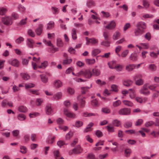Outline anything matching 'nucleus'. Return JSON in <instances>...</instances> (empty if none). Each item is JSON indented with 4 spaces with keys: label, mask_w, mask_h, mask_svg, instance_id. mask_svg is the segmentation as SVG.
Segmentation results:
<instances>
[{
    "label": "nucleus",
    "mask_w": 159,
    "mask_h": 159,
    "mask_svg": "<svg viewBox=\"0 0 159 159\" xmlns=\"http://www.w3.org/2000/svg\"><path fill=\"white\" fill-rule=\"evenodd\" d=\"M86 4L88 7H90L95 5V2L93 1L90 0L87 2Z\"/></svg>",
    "instance_id": "obj_43"
},
{
    "label": "nucleus",
    "mask_w": 159,
    "mask_h": 159,
    "mask_svg": "<svg viewBox=\"0 0 159 159\" xmlns=\"http://www.w3.org/2000/svg\"><path fill=\"white\" fill-rule=\"evenodd\" d=\"M67 92L69 95H73L75 93V90L74 88L69 87L67 88Z\"/></svg>",
    "instance_id": "obj_27"
},
{
    "label": "nucleus",
    "mask_w": 159,
    "mask_h": 159,
    "mask_svg": "<svg viewBox=\"0 0 159 159\" xmlns=\"http://www.w3.org/2000/svg\"><path fill=\"white\" fill-rule=\"evenodd\" d=\"M143 4L144 7L146 9L148 8L150 5L149 2L147 0H143Z\"/></svg>",
    "instance_id": "obj_40"
},
{
    "label": "nucleus",
    "mask_w": 159,
    "mask_h": 159,
    "mask_svg": "<svg viewBox=\"0 0 159 159\" xmlns=\"http://www.w3.org/2000/svg\"><path fill=\"white\" fill-rule=\"evenodd\" d=\"M116 26V23L114 20H112L110 22V30H113L114 29Z\"/></svg>",
    "instance_id": "obj_45"
},
{
    "label": "nucleus",
    "mask_w": 159,
    "mask_h": 159,
    "mask_svg": "<svg viewBox=\"0 0 159 159\" xmlns=\"http://www.w3.org/2000/svg\"><path fill=\"white\" fill-rule=\"evenodd\" d=\"M17 118L18 120L20 121H23L25 120L26 117L24 115L21 114L18 115Z\"/></svg>",
    "instance_id": "obj_47"
},
{
    "label": "nucleus",
    "mask_w": 159,
    "mask_h": 159,
    "mask_svg": "<svg viewBox=\"0 0 159 159\" xmlns=\"http://www.w3.org/2000/svg\"><path fill=\"white\" fill-rule=\"evenodd\" d=\"M28 34L31 37H34L35 35L34 32L31 29H29L28 31Z\"/></svg>",
    "instance_id": "obj_62"
},
{
    "label": "nucleus",
    "mask_w": 159,
    "mask_h": 159,
    "mask_svg": "<svg viewBox=\"0 0 159 159\" xmlns=\"http://www.w3.org/2000/svg\"><path fill=\"white\" fill-rule=\"evenodd\" d=\"M154 124V122L152 121H148L146 122L145 124V126L146 127H149L150 126H152Z\"/></svg>",
    "instance_id": "obj_61"
},
{
    "label": "nucleus",
    "mask_w": 159,
    "mask_h": 159,
    "mask_svg": "<svg viewBox=\"0 0 159 159\" xmlns=\"http://www.w3.org/2000/svg\"><path fill=\"white\" fill-rule=\"evenodd\" d=\"M133 83V81L130 80H127L123 82V84L124 85L129 87Z\"/></svg>",
    "instance_id": "obj_29"
},
{
    "label": "nucleus",
    "mask_w": 159,
    "mask_h": 159,
    "mask_svg": "<svg viewBox=\"0 0 159 159\" xmlns=\"http://www.w3.org/2000/svg\"><path fill=\"white\" fill-rule=\"evenodd\" d=\"M120 33L119 31L117 30L114 33L112 37V39L114 40H117L120 38Z\"/></svg>",
    "instance_id": "obj_17"
},
{
    "label": "nucleus",
    "mask_w": 159,
    "mask_h": 159,
    "mask_svg": "<svg viewBox=\"0 0 159 159\" xmlns=\"http://www.w3.org/2000/svg\"><path fill=\"white\" fill-rule=\"evenodd\" d=\"M122 102L124 105L128 107H132L134 105L133 102L129 100H123Z\"/></svg>",
    "instance_id": "obj_22"
},
{
    "label": "nucleus",
    "mask_w": 159,
    "mask_h": 159,
    "mask_svg": "<svg viewBox=\"0 0 159 159\" xmlns=\"http://www.w3.org/2000/svg\"><path fill=\"white\" fill-rule=\"evenodd\" d=\"M64 114L67 117L70 118H75V115L74 113L70 112L67 108H64L63 111Z\"/></svg>",
    "instance_id": "obj_6"
},
{
    "label": "nucleus",
    "mask_w": 159,
    "mask_h": 159,
    "mask_svg": "<svg viewBox=\"0 0 159 159\" xmlns=\"http://www.w3.org/2000/svg\"><path fill=\"white\" fill-rule=\"evenodd\" d=\"M56 137L55 136H49L47 139V142L49 144H52L54 141Z\"/></svg>",
    "instance_id": "obj_23"
},
{
    "label": "nucleus",
    "mask_w": 159,
    "mask_h": 159,
    "mask_svg": "<svg viewBox=\"0 0 159 159\" xmlns=\"http://www.w3.org/2000/svg\"><path fill=\"white\" fill-rule=\"evenodd\" d=\"M91 104L93 107H97L99 105L98 101L96 99L93 100L91 101Z\"/></svg>",
    "instance_id": "obj_58"
},
{
    "label": "nucleus",
    "mask_w": 159,
    "mask_h": 159,
    "mask_svg": "<svg viewBox=\"0 0 159 159\" xmlns=\"http://www.w3.org/2000/svg\"><path fill=\"white\" fill-rule=\"evenodd\" d=\"M138 55L136 53H132L129 57V59L130 60L133 61H135L137 59Z\"/></svg>",
    "instance_id": "obj_26"
},
{
    "label": "nucleus",
    "mask_w": 159,
    "mask_h": 159,
    "mask_svg": "<svg viewBox=\"0 0 159 159\" xmlns=\"http://www.w3.org/2000/svg\"><path fill=\"white\" fill-rule=\"evenodd\" d=\"M123 66L122 65H118L117 66H110V68L114 69L118 71H121L123 69Z\"/></svg>",
    "instance_id": "obj_16"
},
{
    "label": "nucleus",
    "mask_w": 159,
    "mask_h": 159,
    "mask_svg": "<svg viewBox=\"0 0 159 159\" xmlns=\"http://www.w3.org/2000/svg\"><path fill=\"white\" fill-rule=\"evenodd\" d=\"M65 144V141L61 140H59L57 143V145L60 148H61L62 146Z\"/></svg>",
    "instance_id": "obj_50"
},
{
    "label": "nucleus",
    "mask_w": 159,
    "mask_h": 159,
    "mask_svg": "<svg viewBox=\"0 0 159 159\" xmlns=\"http://www.w3.org/2000/svg\"><path fill=\"white\" fill-rule=\"evenodd\" d=\"M143 80L141 79H139L136 81L135 84L137 85L140 86L143 85Z\"/></svg>",
    "instance_id": "obj_54"
},
{
    "label": "nucleus",
    "mask_w": 159,
    "mask_h": 159,
    "mask_svg": "<svg viewBox=\"0 0 159 159\" xmlns=\"http://www.w3.org/2000/svg\"><path fill=\"white\" fill-rule=\"evenodd\" d=\"M7 11V9L4 7H0V15H4Z\"/></svg>",
    "instance_id": "obj_51"
},
{
    "label": "nucleus",
    "mask_w": 159,
    "mask_h": 159,
    "mask_svg": "<svg viewBox=\"0 0 159 159\" xmlns=\"http://www.w3.org/2000/svg\"><path fill=\"white\" fill-rule=\"evenodd\" d=\"M148 69L152 71H155L157 69V66L153 64H151L148 66Z\"/></svg>",
    "instance_id": "obj_36"
},
{
    "label": "nucleus",
    "mask_w": 159,
    "mask_h": 159,
    "mask_svg": "<svg viewBox=\"0 0 159 159\" xmlns=\"http://www.w3.org/2000/svg\"><path fill=\"white\" fill-rule=\"evenodd\" d=\"M46 113L48 115H51L53 113V110L51 106L48 105H46L45 108Z\"/></svg>",
    "instance_id": "obj_10"
},
{
    "label": "nucleus",
    "mask_w": 159,
    "mask_h": 159,
    "mask_svg": "<svg viewBox=\"0 0 159 159\" xmlns=\"http://www.w3.org/2000/svg\"><path fill=\"white\" fill-rule=\"evenodd\" d=\"M40 114L38 112H33L29 114V116L30 118H35L39 116Z\"/></svg>",
    "instance_id": "obj_41"
},
{
    "label": "nucleus",
    "mask_w": 159,
    "mask_h": 159,
    "mask_svg": "<svg viewBox=\"0 0 159 159\" xmlns=\"http://www.w3.org/2000/svg\"><path fill=\"white\" fill-rule=\"evenodd\" d=\"M92 87V84H91L90 86L89 87H81V93L82 94H84L86 92L88 91V89H89Z\"/></svg>",
    "instance_id": "obj_28"
},
{
    "label": "nucleus",
    "mask_w": 159,
    "mask_h": 159,
    "mask_svg": "<svg viewBox=\"0 0 159 159\" xmlns=\"http://www.w3.org/2000/svg\"><path fill=\"white\" fill-rule=\"evenodd\" d=\"M144 32V30L137 28L134 30V33L136 36H139L142 34Z\"/></svg>",
    "instance_id": "obj_18"
},
{
    "label": "nucleus",
    "mask_w": 159,
    "mask_h": 159,
    "mask_svg": "<svg viewBox=\"0 0 159 159\" xmlns=\"http://www.w3.org/2000/svg\"><path fill=\"white\" fill-rule=\"evenodd\" d=\"M71 34L73 39L74 40L76 39L77 38V36L76 30L75 28H73L72 29L71 31Z\"/></svg>",
    "instance_id": "obj_24"
},
{
    "label": "nucleus",
    "mask_w": 159,
    "mask_h": 159,
    "mask_svg": "<svg viewBox=\"0 0 159 159\" xmlns=\"http://www.w3.org/2000/svg\"><path fill=\"white\" fill-rule=\"evenodd\" d=\"M18 110L21 112L25 113L27 111V108L24 106H20L18 108Z\"/></svg>",
    "instance_id": "obj_25"
},
{
    "label": "nucleus",
    "mask_w": 159,
    "mask_h": 159,
    "mask_svg": "<svg viewBox=\"0 0 159 159\" xmlns=\"http://www.w3.org/2000/svg\"><path fill=\"white\" fill-rule=\"evenodd\" d=\"M12 86L13 91L14 93L17 92L20 90V89L15 85H12Z\"/></svg>",
    "instance_id": "obj_57"
},
{
    "label": "nucleus",
    "mask_w": 159,
    "mask_h": 159,
    "mask_svg": "<svg viewBox=\"0 0 159 159\" xmlns=\"http://www.w3.org/2000/svg\"><path fill=\"white\" fill-rule=\"evenodd\" d=\"M9 63L12 66L15 67H18L20 65L19 61L16 59H14L9 61Z\"/></svg>",
    "instance_id": "obj_11"
},
{
    "label": "nucleus",
    "mask_w": 159,
    "mask_h": 159,
    "mask_svg": "<svg viewBox=\"0 0 159 159\" xmlns=\"http://www.w3.org/2000/svg\"><path fill=\"white\" fill-rule=\"evenodd\" d=\"M137 28H138L141 30H144L146 29L147 28V25L146 23L143 21H139L138 22L136 25Z\"/></svg>",
    "instance_id": "obj_9"
},
{
    "label": "nucleus",
    "mask_w": 159,
    "mask_h": 159,
    "mask_svg": "<svg viewBox=\"0 0 159 159\" xmlns=\"http://www.w3.org/2000/svg\"><path fill=\"white\" fill-rule=\"evenodd\" d=\"M55 25L54 22L52 20L50 21L47 25V29L51 30L54 27Z\"/></svg>",
    "instance_id": "obj_21"
},
{
    "label": "nucleus",
    "mask_w": 159,
    "mask_h": 159,
    "mask_svg": "<svg viewBox=\"0 0 159 159\" xmlns=\"http://www.w3.org/2000/svg\"><path fill=\"white\" fill-rule=\"evenodd\" d=\"M139 45L142 47V48L148 49L149 47V45L148 43H140Z\"/></svg>",
    "instance_id": "obj_37"
},
{
    "label": "nucleus",
    "mask_w": 159,
    "mask_h": 159,
    "mask_svg": "<svg viewBox=\"0 0 159 159\" xmlns=\"http://www.w3.org/2000/svg\"><path fill=\"white\" fill-rule=\"evenodd\" d=\"M43 100L41 98H38L35 102V105L39 106L41 105L42 103L43 102Z\"/></svg>",
    "instance_id": "obj_42"
},
{
    "label": "nucleus",
    "mask_w": 159,
    "mask_h": 159,
    "mask_svg": "<svg viewBox=\"0 0 159 159\" xmlns=\"http://www.w3.org/2000/svg\"><path fill=\"white\" fill-rule=\"evenodd\" d=\"M24 40V39L22 37H20L17 39L15 42L17 44H20L23 42Z\"/></svg>",
    "instance_id": "obj_60"
},
{
    "label": "nucleus",
    "mask_w": 159,
    "mask_h": 159,
    "mask_svg": "<svg viewBox=\"0 0 159 159\" xmlns=\"http://www.w3.org/2000/svg\"><path fill=\"white\" fill-rule=\"evenodd\" d=\"M62 96V93L61 92H58L55 94L52 99L53 100H58L61 99Z\"/></svg>",
    "instance_id": "obj_14"
},
{
    "label": "nucleus",
    "mask_w": 159,
    "mask_h": 159,
    "mask_svg": "<svg viewBox=\"0 0 159 159\" xmlns=\"http://www.w3.org/2000/svg\"><path fill=\"white\" fill-rule=\"evenodd\" d=\"M86 39L87 44H89L90 43L93 44H95L97 43L98 42V40L94 38L88 39L87 37H86Z\"/></svg>",
    "instance_id": "obj_19"
},
{
    "label": "nucleus",
    "mask_w": 159,
    "mask_h": 159,
    "mask_svg": "<svg viewBox=\"0 0 159 159\" xmlns=\"http://www.w3.org/2000/svg\"><path fill=\"white\" fill-rule=\"evenodd\" d=\"M83 77L87 79H90L92 76V73L89 69H83Z\"/></svg>",
    "instance_id": "obj_5"
},
{
    "label": "nucleus",
    "mask_w": 159,
    "mask_h": 159,
    "mask_svg": "<svg viewBox=\"0 0 159 159\" xmlns=\"http://www.w3.org/2000/svg\"><path fill=\"white\" fill-rule=\"evenodd\" d=\"M35 84L32 83H29L26 84L25 85V88L26 89L34 87L35 86Z\"/></svg>",
    "instance_id": "obj_46"
},
{
    "label": "nucleus",
    "mask_w": 159,
    "mask_h": 159,
    "mask_svg": "<svg viewBox=\"0 0 159 159\" xmlns=\"http://www.w3.org/2000/svg\"><path fill=\"white\" fill-rule=\"evenodd\" d=\"M56 122L58 125H59L64 124V121L63 119L61 118H58L56 120Z\"/></svg>",
    "instance_id": "obj_48"
},
{
    "label": "nucleus",
    "mask_w": 159,
    "mask_h": 159,
    "mask_svg": "<svg viewBox=\"0 0 159 159\" xmlns=\"http://www.w3.org/2000/svg\"><path fill=\"white\" fill-rule=\"evenodd\" d=\"M87 159H96L95 155L92 153L89 154L87 157Z\"/></svg>",
    "instance_id": "obj_64"
},
{
    "label": "nucleus",
    "mask_w": 159,
    "mask_h": 159,
    "mask_svg": "<svg viewBox=\"0 0 159 159\" xmlns=\"http://www.w3.org/2000/svg\"><path fill=\"white\" fill-rule=\"evenodd\" d=\"M34 43L35 42L33 40L29 39H27V44L29 48H33Z\"/></svg>",
    "instance_id": "obj_20"
},
{
    "label": "nucleus",
    "mask_w": 159,
    "mask_h": 159,
    "mask_svg": "<svg viewBox=\"0 0 159 159\" xmlns=\"http://www.w3.org/2000/svg\"><path fill=\"white\" fill-rule=\"evenodd\" d=\"M41 79L42 81L44 83H46L48 81V78L47 76L44 75H40Z\"/></svg>",
    "instance_id": "obj_39"
},
{
    "label": "nucleus",
    "mask_w": 159,
    "mask_h": 159,
    "mask_svg": "<svg viewBox=\"0 0 159 159\" xmlns=\"http://www.w3.org/2000/svg\"><path fill=\"white\" fill-rule=\"evenodd\" d=\"M20 76L23 80H28L30 78V75L27 73H21L20 74Z\"/></svg>",
    "instance_id": "obj_15"
},
{
    "label": "nucleus",
    "mask_w": 159,
    "mask_h": 159,
    "mask_svg": "<svg viewBox=\"0 0 159 159\" xmlns=\"http://www.w3.org/2000/svg\"><path fill=\"white\" fill-rule=\"evenodd\" d=\"M20 152L22 153L25 154L27 151V150L26 147L24 146H21L20 147Z\"/></svg>",
    "instance_id": "obj_55"
},
{
    "label": "nucleus",
    "mask_w": 159,
    "mask_h": 159,
    "mask_svg": "<svg viewBox=\"0 0 159 159\" xmlns=\"http://www.w3.org/2000/svg\"><path fill=\"white\" fill-rule=\"evenodd\" d=\"M131 111L129 108H123L119 111V113L120 115H127L130 114Z\"/></svg>",
    "instance_id": "obj_4"
},
{
    "label": "nucleus",
    "mask_w": 159,
    "mask_h": 159,
    "mask_svg": "<svg viewBox=\"0 0 159 159\" xmlns=\"http://www.w3.org/2000/svg\"><path fill=\"white\" fill-rule=\"evenodd\" d=\"M53 87L56 89L61 87L63 86V83L59 80H55L53 83Z\"/></svg>",
    "instance_id": "obj_7"
},
{
    "label": "nucleus",
    "mask_w": 159,
    "mask_h": 159,
    "mask_svg": "<svg viewBox=\"0 0 159 159\" xmlns=\"http://www.w3.org/2000/svg\"><path fill=\"white\" fill-rule=\"evenodd\" d=\"M132 152V151L131 149L129 148L126 149L125 150V156L126 157H129L131 153Z\"/></svg>",
    "instance_id": "obj_38"
},
{
    "label": "nucleus",
    "mask_w": 159,
    "mask_h": 159,
    "mask_svg": "<svg viewBox=\"0 0 159 159\" xmlns=\"http://www.w3.org/2000/svg\"><path fill=\"white\" fill-rule=\"evenodd\" d=\"M129 94L130 98L131 99H134L136 97V95L135 93V91L129 92Z\"/></svg>",
    "instance_id": "obj_49"
},
{
    "label": "nucleus",
    "mask_w": 159,
    "mask_h": 159,
    "mask_svg": "<svg viewBox=\"0 0 159 159\" xmlns=\"http://www.w3.org/2000/svg\"><path fill=\"white\" fill-rule=\"evenodd\" d=\"M113 125L115 126H119L121 125L120 122L117 120H114L112 122Z\"/></svg>",
    "instance_id": "obj_44"
},
{
    "label": "nucleus",
    "mask_w": 159,
    "mask_h": 159,
    "mask_svg": "<svg viewBox=\"0 0 159 159\" xmlns=\"http://www.w3.org/2000/svg\"><path fill=\"white\" fill-rule=\"evenodd\" d=\"M157 86V84L149 85L148 84V88L150 89L152 91H155V89Z\"/></svg>",
    "instance_id": "obj_53"
},
{
    "label": "nucleus",
    "mask_w": 159,
    "mask_h": 159,
    "mask_svg": "<svg viewBox=\"0 0 159 159\" xmlns=\"http://www.w3.org/2000/svg\"><path fill=\"white\" fill-rule=\"evenodd\" d=\"M2 22L3 24L10 25L12 24V18L10 16H5L2 18Z\"/></svg>",
    "instance_id": "obj_1"
},
{
    "label": "nucleus",
    "mask_w": 159,
    "mask_h": 159,
    "mask_svg": "<svg viewBox=\"0 0 159 159\" xmlns=\"http://www.w3.org/2000/svg\"><path fill=\"white\" fill-rule=\"evenodd\" d=\"M93 125V124L92 123H90L87 126L86 128L84 129V132H88L91 130V127H92Z\"/></svg>",
    "instance_id": "obj_33"
},
{
    "label": "nucleus",
    "mask_w": 159,
    "mask_h": 159,
    "mask_svg": "<svg viewBox=\"0 0 159 159\" xmlns=\"http://www.w3.org/2000/svg\"><path fill=\"white\" fill-rule=\"evenodd\" d=\"M85 98L83 97L81 95H79L77 97V99L79 102V105L81 108L84 107L85 104Z\"/></svg>",
    "instance_id": "obj_3"
},
{
    "label": "nucleus",
    "mask_w": 159,
    "mask_h": 159,
    "mask_svg": "<svg viewBox=\"0 0 159 159\" xmlns=\"http://www.w3.org/2000/svg\"><path fill=\"white\" fill-rule=\"evenodd\" d=\"M103 28L105 30L109 29V24L108 22L104 21L103 23Z\"/></svg>",
    "instance_id": "obj_56"
},
{
    "label": "nucleus",
    "mask_w": 159,
    "mask_h": 159,
    "mask_svg": "<svg viewBox=\"0 0 159 159\" xmlns=\"http://www.w3.org/2000/svg\"><path fill=\"white\" fill-rule=\"evenodd\" d=\"M53 154L55 158L60 157V153L58 150L54 151L53 152Z\"/></svg>",
    "instance_id": "obj_63"
},
{
    "label": "nucleus",
    "mask_w": 159,
    "mask_h": 159,
    "mask_svg": "<svg viewBox=\"0 0 159 159\" xmlns=\"http://www.w3.org/2000/svg\"><path fill=\"white\" fill-rule=\"evenodd\" d=\"M148 83L145 84L143 85L142 88L140 90V93L145 95H149L150 93V92L148 90Z\"/></svg>",
    "instance_id": "obj_2"
},
{
    "label": "nucleus",
    "mask_w": 159,
    "mask_h": 159,
    "mask_svg": "<svg viewBox=\"0 0 159 159\" xmlns=\"http://www.w3.org/2000/svg\"><path fill=\"white\" fill-rule=\"evenodd\" d=\"M135 66L134 65H129L126 67V69L129 71H131L134 69Z\"/></svg>",
    "instance_id": "obj_32"
},
{
    "label": "nucleus",
    "mask_w": 159,
    "mask_h": 159,
    "mask_svg": "<svg viewBox=\"0 0 159 159\" xmlns=\"http://www.w3.org/2000/svg\"><path fill=\"white\" fill-rule=\"evenodd\" d=\"M11 16L12 18L14 20H16L19 18V14L15 12H13L12 13Z\"/></svg>",
    "instance_id": "obj_59"
},
{
    "label": "nucleus",
    "mask_w": 159,
    "mask_h": 159,
    "mask_svg": "<svg viewBox=\"0 0 159 159\" xmlns=\"http://www.w3.org/2000/svg\"><path fill=\"white\" fill-rule=\"evenodd\" d=\"M43 25L40 24L39 25V27L35 30V32L37 35H40L42 34L43 31Z\"/></svg>",
    "instance_id": "obj_13"
},
{
    "label": "nucleus",
    "mask_w": 159,
    "mask_h": 159,
    "mask_svg": "<svg viewBox=\"0 0 159 159\" xmlns=\"http://www.w3.org/2000/svg\"><path fill=\"white\" fill-rule=\"evenodd\" d=\"M93 74L96 76H99L100 74V71L99 69L94 68L92 69Z\"/></svg>",
    "instance_id": "obj_31"
},
{
    "label": "nucleus",
    "mask_w": 159,
    "mask_h": 159,
    "mask_svg": "<svg viewBox=\"0 0 159 159\" xmlns=\"http://www.w3.org/2000/svg\"><path fill=\"white\" fill-rule=\"evenodd\" d=\"M48 65V63L47 61H44L41 64V65L38 66L39 68L44 69Z\"/></svg>",
    "instance_id": "obj_34"
},
{
    "label": "nucleus",
    "mask_w": 159,
    "mask_h": 159,
    "mask_svg": "<svg viewBox=\"0 0 159 159\" xmlns=\"http://www.w3.org/2000/svg\"><path fill=\"white\" fill-rule=\"evenodd\" d=\"M153 16H154L152 15L145 14H144L142 15L141 17V19L142 20H143L144 19L152 18L153 17Z\"/></svg>",
    "instance_id": "obj_30"
},
{
    "label": "nucleus",
    "mask_w": 159,
    "mask_h": 159,
    "mask_svg": "<svg viewBox=\"0 0 159 159\" xmlns=\"http://www.w3.org/2000/svg\"><path fill=\"white\" fill-rule=\"evenodd\" d=\"M73 152L75 154L80 153L82 152V149L79 145H78L72 150Z\"/></svg>",
    "instance_id": "obj_12"
},
{
    "label": "nucleus",
    "mask_w": 159,
    "mask_h": 159,
    "mask_svg": "<svg viewBox=\"0 0 159 159\" xmlns=\"http://www.w3.org/2000/svg\"><path fill=\"white\" fill-rule=\"evenodd\" d=\"M103 35L105 40L107 41L102 42L101 43V44L106 46H109V42L108 41L109 37L108 34L106 32H104Z\"/></svg>",
    "instance_id": "obj_8"
},
{
    "label": "nucleus",
    "mask_w": 159,
    "mask_h": 159,
    "mask_svg": "<svg viewBox=\"0 0 159 159\" xmlns=\"http://www.w3.org/2000/svg\"><path fill=\"white\" fill-rule=\"evenodd\" d=\"M95 62V60L94 59H86V63L89 65H91L94 64Z\"/></svg>",
    "instance_id": "obj_35"
},
{
    "label": "nucleus",
    "mask_w": 159,
    "mask_h": 159,
    "mask_svg": "<svg viewBox=\"0 0 159 159\" xmlns=\"http://www.w3.org/2000/svg\"><path fill=\"white\" fill-rule=\"evenodd\" d=\"M57 45L58 46L62 47L63 45V43L61 39L60 38L57 39Z\"/></svg>",
    "instance_id": "obj_52"
}]
</instances>
